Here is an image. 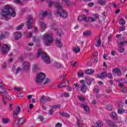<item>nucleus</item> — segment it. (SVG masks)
Instances as JSON below:
<instances>
[{
    "instance_id": "59",
    "label": "nucleus",
    "mask_w": 127,
    "mask_h": 127,
    "mask_svg": "<svg viewBox=\"0 0 127 127\" xmlns=\"http://www.w3.org/2000/svg\"><path fill=\"white\" fill-rule=\"evenodd\" d=\"M66 90L67 91H68V92H71L72 91V87L70 86H67Z\"/></svg>"
},
{
    "instance_id": "24",
    "label": "nucleus",
    "mask_w": 127,
    "mask_h": 127,
    "mask_svg": "<svg viewBox=\"0 0 127 127\" xmlns=\"http://www.w3.org/2000/svg\"><path fill=\"white\" fill-rule=\"evenodd\" d=\"M24 122H25V119L23 118H20L19 120H18V122H17L18 126H21V125H23V124L24 123Z\"/></svg>"
},
{
    "instance_id": "32",
    "label": "nucleus",
    "mask_w": 127,
    "mask_h": 127,
    "mask_svg": "<svg viewBox=\"0 0 127 127\" xmlns=\"http://www.w3.org/2000/svg\"><path fill=\"white\" fill-rule=\"evenodd\" d=\"M119 24L121 25H126V21H125V19L124 18H121L120 20H119Z\"/></svg>"
},
{
    "instance_id": "12",
    "label": "nucleus",
    "mask_w": 127,
    "mask_h": 127,
    "mask_svg": "<svg viewBox=\"0 0 127 127\" xmlns=\"http://www.w3.org/2000/svg\"><path fill=\"white\" fill-rule=\"evenodd\" d=\"M119 84H118L119 87L120 88H124L125 86L124 84H127V79H120L118 80Z\"/></svg>"
},
{
    "instance_id": "35",
    "label": "nucleus",
    "mask_w": 127,
    "mask_h": 127,
    "mask_svg": "<svg viewBox=\"0 0 127 127\" xmlns=\"http://www.w3.org/2000/svg\"><path fill=\"white\" fill-rule=\"evenodd\" d=\"M77 76L79 78H81V77H83V76H84V72L83 71H82V70H79L77 72Z\"/></svg>"
},
{
    "instance_id": "20",
    "label": "nucleus",
    "mask_w": 127,
    "mask_h": 127,
    "mask_svg": "<svg viewBox=\"0 0 127 127\" xmlns=\"http://www.w3.org/2000/svg\"><path fill=\"white\" fill-rule=\"evenodd\" d=\"M9 35V34L7 32H5L4 33H1L0 35V39H2L3 38H6L7 36Z\"/></svg>"
},
{
    "instance_id": "55",
    "label": "nucleus",
    "mask_w": 127,
    "mask_h": 127,
    "mask_svg": "<svg viewBox=\"0 0 127 127\" xmlns=\"http://www.w3.org/2000/svg\"><path fill=\"white\" fill-rule=\"evenodd\" d=\"M21 70V68H20V67H18L17 69L16 70L15 74H18L19 71H20Z\"/></svg>"
},
{
    "instance_id": "46",
    "label": "nucleus",
    "mask_w": 127,
    "mask_h": 127,
    "mask_svg": "<svg viewBox=\"0 0 127 127\" xmlns=\"http://www.w3.org/2000/svg\"><path fill=\"white\" fill-rule=\"evenodd\" d=\"M37 70H38V67H37V65H35L33 67V72H36Z\"/></svg>"
},
{
    "instance_id": "28",
    "label": "nucleus",
    "mask_w": 127,
    "mask_h": 127,
    "mask_svg": "<svg viewBox=\"0 0 127 127\" xmlns=\"http://www.w3.org/2000/svg\"><path fill=\"white\" fill-rule=\"evenodd\" d=\"M73 51L74 53H79L81 51V48L79 46L74 47L73 48Z\"/></svg>"
},
{
    "instance_id": "57",
    "label": "nucleus",
    "mask_w": 127,
    "mask_h": 127,
    "mask_svg": "<svg viewBox=\"0 0 127 127\" xmlns=\"http://www.w3.org/2000/svg\"><path fill=\"white\" fill-rule=\"evenodd\" d=\"M59 88H63L64 87V82H63L59 85Z\"/></svg>"
},
{
    "instance_id": "60",
    "label": "nucleus",
    "mask_w": 127,
    "mask_h": 127,
    "mask_svg": "<svg viewBox=\"0 0 127 127\" xmlns=\"http://www.w3.org/2000/svg\"><path fill=\"white\" fill-rule=\"evenodd\" d=\"M117 75L118 76H119V77H121V76H122V71L121 70V69L118 71V72L117 73Z\"/></svg>"
},
{
    "instance_id": "2",
    "label": "nucleus",
    "mask_w": 127,
    "mask_h": 127,
    "mask_svg": "<svg viewBox=\"0 0 127 127\" xmlns=\"http://www.w3.org/2000/svg\"><path fill=\"white\" fill-rule=\"evenodd\" d=\"M49 6L51 7V6H55L57 8V10L56 11L57 14H59L61 17H64V10L62 8V5L61 3L58 2H53L52 1H50L49 2Z\"/></svg>"
},
{
    "instance_id": "34",
    "label": "nucleus",
    "mask_w": 127,
    "mask_h": 127,
    "mask_svg": "<svg viewBox=\"0 0 127 127\" xmlns=\"http://www.w3.org/2000/svg\"><path fill=\"white\" fill-rule=\"evenodd\" d=\"M41 26L42 27V29L43 31H44V30H45V28H46V27H47V25L44 22L41 23Z\"/></svg>"
},
{
    "instance_id": "41",
    "label": "nucleus",
    "mask_w": 127,
    "mask_h": 127,
    "mask_svg": "<svg viewBox=\"0 0 127 127\" xmlns=\"http://www.w3.org/2000/svg\"><path fill=\"white\" fill-rule=\"evenodd\" d=\"M106 77H108L109 79H113V74L111 73H107Z\"/></svg>"
},
{
    "instance_id": "10",
    "label": "nucleus",
    "mask_w": 127,
    "mask_h": 127,
    "mask_svg": "<svg viewBox=\"0 0 127 127\" xmlns=\"http://www.w3.org/2000/svg\"><path fill=\"white\" fill-rule=\"evenodd\" d=\"M51 100V98L48 96H42L40 98V102L41 104H45L46 102H50Z\"/></svg>"
},
{
    "instance_id": "1",
    "label": "nucleus",
    "mask_w": 127,
    "mask_h": 127,
    "mask_svg": "<svg viewBox=\"0 0 127 127\" xmlns=\"http://www.w3.org/2000/svg\"><path fill=\"white\" fill-rule=\"evenodd\" d=\"M1 15L6 20H8V15L14 17L15 16V12L13 8L11 7L10 5L7 4L5 5L3 9L1 10Z\"/></svg>"
},
{
    "instance_id": "17",
    "label": "nucleus",
    "mask_w": 127,
    "mask_h": 127,
    "mask_svg": "<svg viewBox=\"0 0 127 127\" xmlns=\"http://www.w3.org/2000/svg\"><path fill=\"white\" fill-rule=\"evenodd\" d=\"M117 42L120 46H123L124 44L126 43V41H125V38L122 37L121 38H118Z\"/></svg>"
},
{
    "instance_id": "33",
    "label": "nucleus",
    "mask_w": 127,
    "mask_h": 127,
    "mask_svg": "<svg viewBox=\"0 0 127 127\" xmlns=\"http://www.w3.org/2000/svg\"><path fill=\"white\" fill-rule=\"evenodd\" d=\"M54 65L57 69H59V68H61V64L57 62H55L54 64Z\"/></svg>"
},
{
    "instance_id": "53",
    "label": "nucleus",
    "mask_w": 127,
    "mask_h": 127,
    "mask_svg": "<svg viewBox=\"0 0 127 127\" xmlns=\"http://www.w3.org/2000/svg\"><path fill=\"white\" fill-rule=\"evenodd\" d=\"M62 127V124L61 123H57L55 125V127Z\"/></svg>"
},
{
    "instance_id": "43",
    "label": "nucleus",
    "mask_w": 127,
    "mask_h": 127,
    "mask_svg": "<svg viewBox=\"0 0 127 127\" xmlns=\"http://www.w3.org/2000/svg\"><path fill=\"white\" fill-rule=\"evenodd\" d=\"M119 30L120 31H125L126 30V26H123L119 27Z\"/></svg>"
},
{
    "instance_id": "58",
    "label": "nucleus",
    "mask_w": 127,
    "mask_h": 127,
    "mask_svg": "<svg viewBox=\"0 0 127 127\" xmlns=\"http://www.w3.org/2000/svg\"><path fill=\"white\" fill-rule=\"evenodd\" d=\"M64 97H65L66 98H68V97H70V94L68 93L65 92L64 93Z\"/></svg>"
},
{
    "instance_id": "13",
    "label": "nucleus",
    "mask_w": 127,
    "mask_h": 127,
    "mask_svg": "<svg viewBox=\"0 0 127 127\" xmlns=\"http://www.w3.org/2000/svg\"><path fill=\"white\" fill-rule=\"evenodd\" d=\"M77 19L78 21H83V20H84L86 22H88V21H89V18H87V17L85 15H81L78 17Z\"/></svg>"
},
{
    "instance_id": "52",
    "label": "nucleus",
    "mask_w": 127,
    "mask_h": 127,
    "mask_svg": "<svg viewBox=\"0 0 127 127\" xmlns=\"http://www.w3.org/2000/svg\"><path fill=\"white\" fill-rule=\"evenodd\" d=\"M79 99L80 101H81L82 102H85V98L83 96H79Z\"/></svg>"
},
{
    "instance_id": "62",
    "label": "nucleus",
    "mask_w": 127,
    "mask_h": 127,
    "mask_svg": "<svg viewBox=\"0 0 127 127\" xmlns=\"http://www.w3.org/2000/svg\"><path fill=\"white\" fill-rule=\"evenodd\" d=\"M122 93H127V87H125L122 90Z\"/></svg>"
},
{
    "instance_id": "22",
    "label": "nucleus",
    "mask_w": 127,
    "mask_h": 127,
    "mask_svg": "<svg viewBox=\"0 0 127 127\" xmlns=\"http://www.w3.org/2000/svg\"><path fill=\"white\" fill-rule=\"evenodd\" d=\"M82 107L86 113H90V108L86 104H82Z\"/></svg>"
},
{
    "instance_id": "4",
    "label": "nucleus",
    "mask_w": 127,
    "mask_h": 127,
    "mask_svg": "<svg viewBox=\"0 0 127 127\" xmlns=\"http://www.w3.org/2000/svg\"><path fill=\"white\" fill-rule=\"evenodd\" d=\"M46 46H50L53 43V37L49 34H45L42 37Z\"/></svg>"
},
{
    "instance_id": "37",
    "label": "nucleus",
    "mask_w": 127,
    "mask_h": 127,
    "mask_svg": "<svg viewBox=\"0 0 127 127\" xmlns=\"http://www.w3.org/2000/svg\"><path fill=\"white\" fill-rule=\"evenodd\" d=\"M60 107H61L60 105H55L51 106V108H52V109H60Z\"/></svg>"
},
{
    "instance_id": "11",
    "label": "nucleus",
    "mask_w": 127,
    "mask_h": 127,
    "mask_svg": "<svg viewBox=\"0 0 127 127\" xmlns=\"http://www.w3.org/2000/svg\"><path fill=\"white\" fill-rule=\"evenodd\" d=\"M20 107L19 106H17V108L13 111V117H14V119H16L17 118V116H18L19 113H20Z\"/></svg>"
},
{
    "instance_id": "38",
    "label": "nucleus",
    "mask_w": 127,
    "mask_h": 127,
    "mask_svg": "<svg viewBox=\"0 0 127 127\" xmlns=\"http://www.w3.org/2000/svg\"><path fill=\"white\" fill-rule=\"evenodd\" d=\"M50 82H51V81L50 80V79H49V78H46L44 83V85H46V84H49V83H50Z\"/></svg>"
},
{
    "instance_id": "23",
    "label": "nucleus",
    "mask_w": 127,
    "mask_h": 127,
    "mask_svg": "<svg viewBox=\"0 0 127 127\" xmlns=\"http://www.w3.org/2000/svg\"><path fill=\"white\" fill-rule=\"evenodd\" d=\"M98 78H99L100 79H105L106 77H107V72H103L101 73L100 75H98Z\"/></svg>"
},
{
    "instance_id": "48",
    "label": "nucleus",
    "mask_w": 127,
    "mask_h": 127,
    "mask_svg": "<svg viewBox=\"0 0 127 127\" xmlns=\"http://www.w3.org/2000/svg\"><path fill=\"white\" fill-rule=\"evenodd\" d=\"M119 51H120V53H123V52H124V51H125V48H123V46H120Z\"/></svg>"
},
{
    "instance_id": "50",
    "label": "nucleus",
    "mask_w": 127,
    "mask_h": 127,
    "mask_svg": "<svg viewBox=\"0 0 127 127\" xmlns=\"http://www.w3.org/2000/svg\"><path fill=\"white\" fill-rule=\"evenodd\" d=\"M5 97L7 99H8V100H9L10 101H11L12 99H11V97H10V96L9 95H8V94H6L5 95Z\"/></svg>"
},
{
    "instance_id": "6",
    "label": "nucleus",
    "mask_w": 127,
    "mask_h": 127,
    "mask_svg": "<svg viewBox=\"0 0 127 127\" xmlns=\"http://www.w3.org/2000/svg\"><path fill=\"white\" fill-rule=\"evenodd\" d=\"M46 78L45 73L43 72H40L37 75L36 79V82L37 84H41L44 81V79Z\"/></svg>"
},
{
    "instance_id": "36",
    "label": "nucleus",
    "mask_w": 127,
    "mask_h": 127,
    "mask_svg": "<svg viewBox=\"0 0 127 127\" xmlns=\"http://www.w3.org/2000/svg\"><path fill=\"white\" fill-rule=\"evenodd\" d=\"M101 43H102V42H101V39H99L97 41L96 43H95V46L96 47H100V46H101Z\"/></svg>"
},
{
    "instance_id": "8",
    "label": "nucleus",
    "mask_w": 127,
    "mask_h": 127,
    "mask_svg": "<svg viewBox=\"0 0 127 127\" xmlns=\"http://www.w3.org/2000/svg\"><path fill=\"white\" fill-rule=\"evenodd\" d=\"M33 21H34V19L32 18L30 16H29L27 21L26 22L28 26V29H31V28L33 27Z\"/></svg>"
},
{
    "instance_id": "42",
    "label": "nucleus",
    "mask_w": 127,
    "mask_h": 127,
    "mask_svg": "<svg viewBox=\"0 0 127 127\" xmlns=\"http://www.w3.org/2000/svg\"><path fill=\"white\" fill-rule=\"evenodd\" d=\"M53 113H54V111L53 110V109H50L49 110V115L50 116H53Z\"/></svg>"
},
{
    "instance_id": "30",
    "label": "nucleus",
    "mask_w": 127,
    "mask_h": 127,
    "mask_svg": "<svg viewBox=\"0 0 127 127\" xmlns=\"http://www.w3.org/2000/svg\"><path fill=\"white\" fill-rule=\"evenodd\" d=\"M121 70L120 68L116 67L113 69L112 70V73L113 75H115V74H117V73Z\"/></svg>"
},
{
    "instance_id": "9",
    "label": "nucleus",
    "mask_w": 127,
    "mask_h": 127,
    "mask_svg": "<svg viewBox=\"0 0 127 127\" xmlns=\"http://www.w3.org/2000/svg\"><path fill=\"white\" fill-rule=\"evenodd\" d=\"M57 35L59 36V37L56 39V44L58 47H62L63 45L61 43V34L59 33V32H58Z\"/></svg>"
},
{
    "instance_id": "31",
    "label": "nucleus",
    "mask_w": 127,
    "mask_h": 127,
    "mask_svg": "<svg viewBox=\"0 0 127 127\" xmlns=\"http://www.w3.org/2000/svg\"><path fill=\"white\" fill-rule=\"evenodd\" d=\"M98 2L100 5H105L107 3V1L105 0H99Z\"/></svg>"
},
{
    "instance_id": "61",
    "label": "nucleus",
    "mask_w": 127,
    "mask_h": 127,
    "mask_svg": "<svg viewBox=\"0 0 127 127\" xmlns=\"http://www.w3.org/2000/svg\"><path fill=\"white\" fill-rule=\"evenodd\" d=\"M94 2H89L88 4V5L89 6V7H92V6H94Z\"/></svg>"
},
{
    "instance_id": "3",
    "label": "nucleus",
    "mask_w": 127,
    "mask_h": 127,
    "mask_svg": "<svg viewBox=\"0 0 127 127\" xmlns=\"http://www.w3.org/2000/svg\"><path fill=\"white\" fill-rule=\"evenodd\" d=\"M40 55L45 63H46L47 64H50V63H51V61H50V59L49 58V57H48V55H47L46 53L41 51V49H39L38 50L37 57H39Z\"/></svg>"
},
{
    "instance_id": "19",
    "label": "nucleus",
    "mask_w": 127,
    "mask_h": 127,
    "mask_svg": "<svg viewBox=\"0 0 127 127\" xmlns=\"http://www.w3.org/2000/svg\"><path fill=\"white\" fill-rule=\"evenodd\" d=\"M84 72L86 75H92V74L95 73V70L92 69H87Z\"/></svg>"
},
{
    "instance_id": "7",
    "label": "nucleus",
    "mask_w": 127,
    "mask_h": 127,
    "mask_svg": "<svg viewBox=\"0 0 127 127\" xmlns=\"http://www.w3.org/2000/svg\"><path fill=\"white\" fill-rule=\"evenodd\" d=\"M10 50V45L4 44L2 45V48L1 49V51L2 54L4 55H6L9 51Z\"/></svg>"
},
{
    "instance_id": "26",
    "label": "nucleus",
    "mask_w": 127,
    "mask_h": 127,
    "mask_svg": "<svg viewBox=\"0 0 127 127\" xmlns=\"http://www.w3.org/2000/svg\"><path fill=\"white\" fill-rule=\"evenodd\" d=\"M111 116L113 120H115V121H117L118 120V115L117 114V113L112 112L111 114Z\"/></svg>"
},
{
    "instance_id": "44",
    "label": "nucleus",
    "mask_w": 127,
    "mask_h": 127,
    "mask_svg": "<svg viewBox=\"0 0 127 127\" xmlns=\"http://www.w3.org/2000/svg\"><path fill=\"white\" fill-rule=\"evenodd\" d=\"M47 14H48V12H47V11H45L43 12L42 15L44 17L45 16H47Z\"/></svg>"
},
{
    "instance_id": "14",
    "label": "nucleus",
    "mask_w": 127,
    "mask_h": 127,
    "mask_svg": "<svg viewBox=\"0 0 127 127\" xmlns=\"http://www.w3.org/2000/svg\"><path fill=\"white\" fill-rule=\"evenodd\" d=\"M23 67L25 71H29L30 69V63L25 62L23 64Z\"/></svg>"
},
{
    "instance_id": "47",
    "label": "nucleus",
    "mask_w": 127,
    "mask_h": 127,
    "mask_svg": "<svg viewBox=\"0 0 127 127\" xmlns=\"http://www.w3.org/2000/svg\"><path fill=\"white\" fill-rule=\"evenodd\" d=\"M17 96L19 99H21V98H23V97H24L23 93H19L18 94Z\"/></svg>"
},
{
    "instance_id": "16",
    "label": "nucleus",
    "mask_w": 127,
    "mask_h": 127,
    "mask_svg": "<svg viewBox=\"0 0 127 127\" xmlns=\"http://www.w3.org/2000/svg\"><path fill=\"white\" fill-rule=\"evenodd\" d=\"M107 125L109 127H118L117 126V123L110 120L107 121Z\"/></svg>"
},
{
    "instance_id": "21",
    "label": "nucleus",
    "mask_w": 127,
    "mask_h": 127,
    "mask_svg": "<svg viewBox=\"0 0 127 127\" xmlns=\"http://www.w3.org/2000/svg\"><path fill=\"white\" fill-rule=\"evenodd\" d=\"M87 90V85L84 84L80 86V91L82 93H85Z\"/></svg>"
},
{
    "instance_id": "25",
    "label": "nucleus",
    "mask_w": 127,
    "mask_h": 127,
    "mask_svg": "<svg viewBox=\"0 0 127 127\" xmlns=\"http://www.w3.org/2000/svg\"><path fill=\"white\" fill-rule=\"evenodd\" d=\"M83 36H91L92 35V32L89 30L85 31L83 33Z\"/></svg>"
},
{
    "instance_id": "27",
    "label": "nucleus",
    "mask_w": 127,
    "mask_h": 127,
    "mask_svg": "<svg viewBox=\"0 0 127 127\" xmlns=\"http://www.w3.org/2000/svg\"><path fill=\"white\" fill-rule=\"evenodd\" d=\"M117 113L119 115H123V114H125V113H126V110L123 108H119L117 110Z\"/></svg>"
},
{
    "instance_id": "29",
    "label": "nucleus",
    "mask_w": 127,
    "mask_h": 127,
    "mask_svg": "<svg viewBox=\"0 0 127 127\" xmlns=\"http://www.w3.org/2000/svg\"><path fill=\"white\" fill-rule=\"evenodd\" d=\"M77 126L79 127H84V125H83V123H82V121H81V119H77Z\"/></svg>"
},
{
    "instance_id": "56",
    "label": "nucleus",
    "mask_w": 127,
    "mask_h": 127,
    "mask_svg": "<svg viewBox=\"0 0 127 127\" xmlns=\"http://www.w3.org/2000/svg\"><path fill=\"white\" fill-rule=\"evenodd\" d=\"M14 91H17V92H19V91L21 90L19 87H14Z\"/></svg>"
},
{
    "instance_id": "40",
    "label": "nucleus",
    "mask_w": 127,
    "mask_h": 127,
    "mask_svg": "<svg viewBox=\"0 0 127 127\" xmlns=\"http://www.w3.org/2000/svg\"><path fill=\"white\" fill-rule=\"evenodd\" d=\"M23 26H24V24H21L19 25L16 27L17 30H20V29H21L23 27Z\"/></svg>"
},
{
    "instance_id": "5",
    "label": "nucleus",
    "mask_w": 127,
    "mask_h": 127,
    "mask_svg": "<svg viewBox=\"0 0 127 127\" xmlns=\"http://www.w3.org/2000/svg\"><path fill=\"white\" fill-rule=\"evenodd\" d=\"M3 94H6L5 88L3 87V84L2 82L0 81V96H1L2 97V102L4 106L6 105V103H7V101L4 99L3 97Z\"/></svg>"
},
{
    "instance_id": "45",
    "label": "nucleus",
    "mask_w": 127,
    "mask_h": 127,
    "mask_svg": "<svg viewBox=\"0 0 127 127\" xmlns=\"http://www.w3.org/2000/svg\"><path fill=\"white\" fill-rule=\"evenodd\" d=\"M68 17V12L66 10H64V18H67Z\"/></svg>"
},
{
    "instance_id": "51",
    "label": "nucleus",
    "mask_w": 127,
    "mask_h": 127,
    "mask_svg": "<svg viewBox=\"0 0 127 127\" xmlns=\"http://www.w3.org/2000/svg\"><path fill=\"white\" fill-rule=\"evenodd\" d=\"M38 118L41 122H44V118L43 117V116H40Z\"/></svg>"
},
{
    "instance_id": "39",
    "label": "nucleus",
    "mask_w": 127,
    "mask_h": 127,
    "mask_svg": "<svg viewBox=\"0 0 127 127\" xmlns=\"http://www.w3.org/2000/svg\"><path fill=\"white\" fill-rule=\"evenodd\" d=\"M2 121H3V123L4 124H8V123H9V120L7 118H3Z\"/></svg>"
},
{
    "instance_id": "18",
    "label": "nucleus",
    "mask_w": 127,
    "mask_h": 127,
    "mask_svg": "<svg viewBox=\"0 0 127 127\" xmlns=\"http://www.w3.org/2000/svg\"><path fill=\"white\" fill-rule=\"evenodd\" d=\"M14 38L15 40H18V39H19L20 38H21V36H22V34H21V32H15L14 33Z\"/></svg>"
},
{
    "instance_id": "15",
    "label": "nucleus",
    "mask_w": 127,
    "mask_h": 127,
    "mask_svg": "<svg viewBox=\"0 0 127 127\" xmlns=\"http://www.w3.org/2000/svg\"><path fill=\"white\" fill-rule=\"evenodd\" d=\"M85 80L87 85H89V86H90V85L92 84V82H94L95 81V78L90 77H85Z\"/></svg>"
},
{
    "instance_id": "63",
    "label": "nucleus",
    "mask_w": 127,
    "mask_h": 127,
    "mask_svg": "<svg viewBox=\"0 0 127 127\" xmlns=\"http://www.w3.org/2000/svg\"><path fill=\"white\" fill-rule=\"evenodd\" d=\"M27 37H31L32 36V33H28L26 34Z\"/></svg>"
},
{
    "instance_id": "64",
    "label": "nucleus",
    "mask_w": 127,
    "mask_h": 127,
    "mask_svg": "<svg viewBox=\"0 0 127 127\" xmlns=\"http://www.w3.org/2000/svg\"><path fill=\"white\" fill-rule=\"evenodd\" d=\"M64 117H65V118H70V115L68 113H64Z\"/></svg>"
},
{
    "instance_id": "49",
    "label": "nucleus",
    "mask_w": 127,
    "mask_h": 127,
    "mask_svg": "<svg viewBox=\"0 0 127 127\" xmlns=\"http://www.w3.org/2000/svg\"><path fill=\"white\" fill-rule=\"evenodd\" d=\"M87 18H89V20H90L91 22H93V21H96V18H95L88 17H87Z\"/></svg>"
},
{
    "instance_id": "54",
    "label": "nucleus",
    "mask_w": 127,
    "mask_h": 127,
    "mask_svg": "<svg viewBox=\"0 0 127 127\" xmlns=\"http://www.w3.org/2000/svg\"><path fill=\"white\" fill-rule=\"evenodd\" d=\"M93 15L94 16V18H95V19L99 18V14L97 13L93 14Z\"/></svg>"
}]
</instances>
